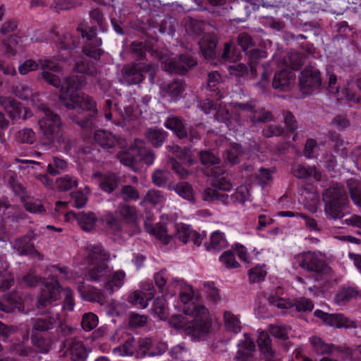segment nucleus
<instances>
[{
    "label": "nucleus",
    "instance_id": "53",
    "mask_svg": "<svg viewBox=\"0 0 361 361\" xmlns=\"http://www.w3.org/2000/svg\"><path fill=\"white\" fill-rule=\"evenodd\" d=\"M169 178L170 172L164 169H157L152 175V183L158 187H164Z\"/></svg>",
    "mask_w": 361,
    "mask_h": 361
},
{
    "label": "nucleus",
    "instance_id": "1",
    "mask_svg": "<svg viewBox=\"0 0 361 361\" xmlns=\"http://www.w3.org/2000/svg\"><path fill=\"white\" fill-rule=\"evenodd\" d=\"M84 82L83 76L71 75L65 78L59 100L61 105L68 109L78 107L88 111L89 114L85 118H81L75 114H71L68 118L82 129L92 130L97 127L99 111L96 102L90 96L78 92Z\"/></svg>",
    "mask_w": 361,
    "mask_h": 361
},
{
    "label": "nucleus",
    "instance_id": "54",
    "mask_svg": "<svg viewBox=\"0 0 361 361\" xmlns=\"http://www.w3.org/2000/svg\"><path fill=\"white\" fill-rule=\"evenodd\" d=\"M152 310L161 319H165L168 317V307L164 298H157L154 301Z\"/></svg>",
    "mask_w": 361,
    "mask_h": 361
},
{
    "label": "nucleus",
    "instance_id": "14",
    "mask_svg": "<svg viewBox=\"0 0 361 361\" xmlns=\"http://www.w3.org/2000/svg\"><path fill=\"white\" fill-rule=\"evenodd\" d=\"M314 315L322 319L324 324L334 328H357L355 322L350 321L343 314H329L317 310L314 311Z\"/></svg>",
    "mask_w": 361,
    "mask_h": 361
},
{
    "label": "nucleus",
    "instance_id": "37",
    "mask_svg": "<svg viewBox=\"0 0 361 361\" xmlns=\"http://www.w3.org/2000/svg\"><path fill=\"white\" fill-rule=\"evenodd\" d=\"M137 343L134 337H128L124 343L114 348V353L121 356H132L137 354Z\"/></svg>",
    "mask_w": 361,
    "mask_h": 361
},
{
    "label": "nucleus",
    "instance_id": "28",
    "mask_svg": "<svg viewBox=\"0 0 361 361\" xmlns=\"http://www.w3.org/2000/svg\"><path fill=\"white\" fill-rule=\"evenodd\" d=\"M68 215L73 216L80 228L85 231H90L94 228L97 219L94 213L79 212L76 214L71 212Z\"/></svg>",
    "mask_w": 361,
    "mask_h": 361
},
{
    "label": "nucleus",
    "instance_id": "19",
    "mask_svg": "<svg viewBox=\"0 0 361 361\" xmlns=\"http://www.w3.org/2000/svg\"><path fill=\"white\" fill-rule=\"evenodd\" d=\"M63 346L70 352L72 361H85L87 350L81 341L76 338H68L63 342Z\"/></svg>",
    "mask_w": 361,
    "mask_h": 361
},
{
    "label": "nucleus",
    "instance_id": "5",
    "mask_svg": "<svg viewBox=\"0 0 361 361\" xmlns=\"http://www.w3.org/2000/svg\"><path fill=\"white\" fill-rule=\"evenodd\" d=\"M325 211L331 218L341 219L343 208L348 202L345 188L338 183H333L323 194Z\"/></svg>",
    "mask_w": 361,
    "mask_h": 361
},
{
    "label": "nucleus",
    "instance_id": "64",
    "mask_svg": "<svg viewBox=\"0 0 361 361\" xmlns=\"http://www.w3.org/2000/svg\"><path fill=\"white\" fill-rule=\"evenodd\" d=\"M176 233L175 237L183 243H186L190 239V235L192 232L188 225L180 224L176 226Z\"/></svg>",
    "mask_w": 361,
    "mask_h": 361
},
{
    "label": "nucleus",
    "instance_id": "55",
    "mask_svg": "<svg viewBox=\"0 0 361 361\" xmlns=\"http://www.w3.org/2000/svg\"><path fill=\"white\" fill-rule=\"evenodd\" d=\"M120 197L125 202L136 201L140 198L138 191L132 185H123L120 190Z\"/></svg>",
    "mask_w": 361,
    "mask_h": 361
},
{
    "label": "nucleus",
    "instance_id": "12",
    "mask_svg": "<svg viewBox=\"0 0 361 361\" xmlns=\"http://www.w3.org/2000/svg\"><path fill=\"white\" fill-rule=\"evenodd\" d=\"M299 83L303 93H312L322 85L320 72L312 66L305 68L300 73Z\"/></svg>",
    "mask_w": 361,
    "mask_h": 361
},
{
    "label": "nucleus",
    "instance_id": "44",
    "mask_svg": "<svg viewBox=\"0 0 361 361\" xmlns=\"http://www.w3.org/2000/svg\"><path fill=\"white\" fill-rule=\"evenodd\" d=\"M204 245L207 250H219L227 246V241L223 233L215 231L211 235L209 243H205Z\"/></svg>",
    "mask_w": 361,
    "mask_h": 361
},
{
    "label": "nucleus",
    "instance_id": "16",
    "mask_svg": "<svg viewBox=\"0 0 361 361\" xmlns=\"http://www.w3.org/2000/svg\"><path fill=\"white\" fill-rule=\"evenodd\" d=\"M257 343L260 352L261 360L264 361H280L279 354L272 347L271 338L267 332L262 331L259 334Z\"/></svg>",
    "mask_w": 361,
    "mask_h": 361
},
{
    "label": "nucleus",
    "instance_id": "59",
    "mask_svg": "<svg viewBox=\"0 0 361 361\" xmlns=\"http://www.w3.org/2000/svg\"><path fill=\"white\" fill-rule=\"evenodd\" d=\"M16 140L21 143L32 144L35 140V133L31 128H24L19 130L16 135Z\"/></svg>",
    "mask_w": 361,
    "mask_h": 361
},
{
    "label": "nucleus",
    "instance_id": "33",
    "mask_svg": "<svg viewBox=\"0 0 361 361\" xmlns=\"http://www.w3.org/2000/svg\"><path fill=\"white\" fill-rule=\"evenodd\" d=\"M147 231L150 234L154 235L162 243L168 244L172 236L168 234V229L164 223H157L154 226H147Z\"/></svg>",
    "mask_w": 361,
    "mask_h": 361
},
{
    "label": "nucleus",
    "instance_id": "18",
    "mask_svg": "<svg viewBox=\"0 0 361 361\" xmlns=\"http://www.w3.org/2000/svg\"><path fill=\"white\" fill-rule=\"evenodd\" d=\"M218 39L214 33L204 34L200 39L198 44L201 53L207 60H213L217 56L216 45Z\"/></svg>",
    "mask_w": 361,
    "mask_h": 361
},
{
    "label": "nucleus",
    "instance_id": "9",
    "mask_svg": "<svg viewBox=\"0 0 361 361\" xmlns=\"http://www.w3.org/2000/svg\"><path fill=\"white\" fill-rule=\"evenodd\" d=\"M39 66H40L42 70V73L39 75V79L43 80L47 84L53 87H60L61 90L63 82L61 81L59 75L54 73H60L61 71V66L47 58L39 59Z\"/></svg>",
    "mask_w": 361,
    "mask_h": 361
},
{
    "label": "nucleus",
    "instance_id": "31",
    "mask_svg": "<svg viewBox=\"0 0 361 361\" xmlns=\"http://www.w3.org/2000/svg\"><path fill=\"white\" fill-rule=\"evenodd\" d=\"M153 52V48L149 42H133L130 45V53L136 61H142L146 58V52Z\"/></svg>",
    "mask_w": 361,
    "mask_h": 361
},
{
    "label": "nucleus",
    "instance_id": "36",
    "mask_svg": "<svg viewBox=\"0 0 361 361\" xmlns=\"http://www.w3.org/2000/svg\"><path fill=\"white\" fill-rule=\"evenodd\" d=\"M161 89L172 98L178 97L185 90V84L182 80L176 79L161 85Z\"/></svg>",
    "mask_w": 361,
    "mask_h": 361
},
{
    "label": "nucleus",
    "instance_id": "42",
    "mask_svg": "<svg viewBox=\"0 0 361 361\" xmlns=\"http://www.w3.org/2000/svg\"><path fill=\"white\" fill-rule=\"evenodd\" d=\"M250 121L253 124L257 123H267L274 120V116L271 111H267L264 108L256 106L253 113L249 116Z\"/></svg>",
    "mask_w": 361,
    "mask_h": 361
},
{
    "label": "nucleus",
    "instance_id": "30",
    "mask_svg": "<svg viewBox=\"0 0 361 361\" xmlns=\"http://www.w3.org/2000/svg\"><path fill=\"white\" fill-rule=\"evenodd\" d=\"M102 39H94L93 42H87L82 47V53L95 60H99L101 56L104 53V50L101 49Z\"/></svg>",
    "mask_w": 361,
    "mask_h": 361
},
{
    "label": "nucleus",
    "instance_id": "58",
    "mask_svg": "<svg viewBox=\"0 0 361 361\" xmlns=\"http://www.w3.org/2000/svg\"><path fill=\"white\" fill-rule=\"evenodd\" d=\"M228 73L235 78H243L250 74V68L242 63L231 65L228 67Z\"/></svg>",
    "mask_w": 361,
    "mask_h": 361
},
{
    "label": "nucleus",
    "instance_id": "61",
    "mask_svg": "<svg viewBox=\"0 0 361 361\" xmlns=\"http://www.w3.org/2000/svg\"><path fill=\"white\" fill-rule=\"evenodd\" d=\"M13 93L21 99H29L32 95V90L25 84H19L12 87Z\"/></svg>",
    "mask_w": 361,
    "mask_h": 361
},
{
    "label": "nucleus",
    "instance_id": "3",
    "mask_svg": "<svg viewBox=\"0 0 361 361\" xmlns=\"http://www.w3.org/2000/svg\"><path fill=\"white\" fill-rule=\"evenodd\" d=\"M170 322L174 328L183 329L187 334L198 338L207 335L211 328L208 310L200 305L188 307L183 314L172 316Z\"/></svg>",
    "mask_w": 361,
    "mask_h": 361
},
{
    "label": "nucleus",
    "instance_id": "46",
    "mask_svg": "<svg viewBox=\"0 0 361 361\" xmlns=\"http://www.w3.org/2000/svg\"><path fill=\"white\" fill-rule=\"evenodd\" d=\"M56 183L59 190L67 191L77 188L78 183L75 177L70 175H66L63 177L57 178Z\"/></svg>",
    "mask_w": 361,
    "mask_h": 361
},
{
    "label": "nucleus",
    "instance_id": "47",
    "mask_svg": "<svg viewBox=\"0 0 361 361\" xmlns=\"http://www.w3.org/2000/svg\"><path fill=\"white\" fill-rule=\"evenodd\" d=\"M171 190L185 200H192L193 198V189L188 182L178 183L171 188Z\"/></svg>",
    "mask_w": 361,
    "mask_h": 361
},
{
    "label": "nucleus",
    "instance_id": "13",
    "mask_svg": "<svg viewBox=\"0 0 361 361\" xmlns=\"http://www.w3.org/2000/svg\"><path fill=\"white\" fill-rule=\"evenodd\" d=\"M0 105L11 120L16 121L19 118L25 120L31 116V112L27 109L12 97L1 96Z\"/></svg>",
    "mask_w": 361,
    "mask_h": 361
},
{
    "label": "nucleus",
    "instance_id": "57",
    "mask_svg": "<svg viewBox=\"0 0 361 361\" xmlns=\"http://www.w3.org/2000/svg\"><path fill=\"white\" fill-rule=\"evenodd\" d=\"M98 324V317L97 316L92 313L88 312L83 314L81 326L82 329L86 331H90L94 329Z\"/></svg>",
    "mask_w": 361,
    "mask_h": 361
},
{
    "label": "nucleus",
    "instance_id": "4",
    "mask_svg": "<svg viewBox=\"0 0 361 361\" xmlns=\"http://www.w3.org/2000/svg\"><path fill=\"white\" fill-rule=\"evenodd\" d=\"M60 319L59 314H51L50 311L39 314L32 318L31 322V341L34 345L40 350L47 351V341L42 334L48 333L56 328Z\"/></svg>",
    "mask_w": 361,
    "mask_h": 361
},
{
    "label": "nucleus",
    "instance_id": "8",
    "mask_svg": "<svg viewBox=\"0 0 361 361\" xmlns=\"http://www.w3.org/2000/svg\"><path fill=\"white\" fill-rule=\"evenodd\" d=\"M249 190L245 185H240L236 188L235 192L230 197L228 195L221 193L216 189L207 188L203 193V200L205 201L219 200L224 204H228L229 200L233 202L243 203L248 200Z\"/></svg>",
    "mask_w": 361,
    "mask_h": 361
},
{
    "label": "nucleus",
    "instance_id": "40",
    "mask_svg": "<svg viewBox=\"0 0 361 361\" xmlns=\"http://www.w3.org/2000/svg\"><path fill=\"white\" fill-rule=\"evenodd\" d=\"M137 357H144L145 355L155 356L154 345L151 338H144L137 341Z\"/></svg>",
    "mask_w": 361,
    "mask_h": 361
},
{
    "label": "nucleus",
    "instance_id": "52",
    "mask_svg": "<svg viewBox=\"0 0 361 361\" xmlns=\"http://www.w3.org/2000/svg\"><path fill=\"white\" fill-rule=\"evenodd\" d=\"M20 42V38L14 35H11L9 38L3 41V44L6 49V54L8 56H16L19 49Z\"/></svg>",
    "mask_w": 361,
    "mask_h": 361
},
{
    "label": "nucleus",
    "instance_id": "45",
    "mask_svg": "<svg viewBox=\"0 0 361 361\" xmlns=\"http://www.w3.org/2000/svg\"><path fill=\"white\" fill-rule=\"evenodd\" d=\"M358 295V291L353 288H343L335 295L334 300L338 305H343L355 298Z\"/></svg>",
    "mask_w": 361,
    "mask_h": 361
},
{
    "label": "nucleus",
    "instance_id": "22",
    "mask_svg": "<svg viewBox=\"0 0 361 361\" xmlns=\"http://www.w3.org/2000/svg\"><path fill=\"white\" fill-rule=\"evenodd\" d=\"M164 126L171 130L174 135L180 140H184L187 136V128L185 121L179 116H169L165 122Z\"/></svg>",
    "mask_w": 361,
    "mask_h": 361
},
{
    "label": "nucleus",
    "instance_id": "23",
    "mask_svg": "<svg viewBox=\"0 0 361 361\" xmlns=\"http://www.w3.org/2000/svg\"><path fill=\"white\" fill-rule=\"evenodd\" d=\"M115 214L128 224H133L137 219V209L134 206H131L125 203H120L118 204Z\"/></svg>",
    "mask_w": 361,
    "mask_h": 361
},
{
    "label": "nucleus",
    "instance_id": "34",
    "mask_svg": "<svg viewBox=\"0 0 361 361\" xmlns=\"http://www.w3.org/2000/svg\"><path fill=\"white\" fill-rule=\"evenodd\" d=\"M310 341L314 350L318 355H331L334 350L341 351V348L340 347H336L333 344L326 343L319 337H312L310 338Z\"/></svg>",
    "mask_w": 361,
    "mask_h": 361
},
{
    "label": "nucleus",
    "instance_id": "26",
    "mask_svg": "<svg viewBox=\"0 0 361 361\" xmlns=\"http://www.w3.org/2000/svg\"><path fill=\"white\" fill-rule=\"evenodd\" d=\"M74 71L77 73L93 77L97 81L100 79V71L94 62L87 59H81L78 61L75 65Z\"/></svg>",
    "mask_w": 361,
    "mask_h": 361
},
{
    "label": "nucleus",
    "instance_id": "10",
    "mask_svg": "<svg viewBox=\"0 0 361 361\" xmlns=\"http://www.w3.org/2000/svg\"><path fill=\"white\" fill-rule=\"evenodd\" d=\"M61 287L59 281L54 277L44 280V288L38 299L37 307L39 310L51 305L59 299Z\"/></svg>",
    "mask_w": 361,
    "mask_h": 361
},
{
    "label": "nucleus",
    "instance_id": "60",
    "mask_svg": "<svg viewBox=\"0 0 361 361\" xmlns=\"http://www.w3.org/2000/svg\"><path fill=\"white\" fill-rule=\"evenodd\" d=\"M237 42L243 51L246 53L248 51L250 48H252L255 45L252 37L247 32L240 33L237 37Z\"/></svg>",
    "mask_w": 361,
    "mask_h": 361
},
{
    "label": "nucleus",
    "instance_id": "32",
    "mask_svg": "<svg viewBox=\"0 0 361 361\" xmlns=\"http://www.w3.org/2000/svg\"><path fill=\"white\" fill-rule=\"evenodd\" d=\"M120 183V178L116 174L110 173L101 175L99 188L108 193L114 192Z\"/></svg>",
    "mask_w": 361,
    "mask_h": 361
},
{
    "label": "nucleus",
    "instance_id": "24",
    "mask_svg": "<svg viewBox=\"0 0 361 361\" xmlns=\"http://www.w3.org/2000/svg\"><path fill=\"white\" fill-rule=\"evenodd\" d=\"M94 138L95 142L103 148L111 149L120 144L118 137L104 130L95 131Z\"/></svg>",
    "mask_w": 361,
    "mask_h": 361
},
{
    "label": "nucleus",
    "instance_id": "43",
    "mask_svg": "<svg viewBox=\"0 0 361 361\" xmlns=\"http://www.w3.org/2000/svg\"><path fill=\"white\" fill-rule=\"evenodd\" d=\"M162 69L169 73L185 74V68L180 63L179 57L169 58L162 63Z\"/></svg>",
    "mask_w": 361,
    "mask_h": 361
},
{
    "label": "nucleus",
    "instance_id": "17",
    "mask_svg": "<svg viewBox=\"0 0 361 361\" xmlns=\"http://www.w3.org/2000/svg\"><path fill=\"white\" fill-rule=\"evenodd\" d=\"M295 82V74L288 69H283L274 74L272 87L281 92L290 91Z\"/></svg>",
    "mask_w": 361,
    "mask_h": 361
},
{
    "label": "nucleus",
    "instance_id": "62",
    "mask_svg": "<svg viewBox=\"0 0 361 361\" xmlns=\"http://www.w3.org/2000/svg\"><path fill=\"white\" fill-rule=\"evenodd\" d=\"M60 47L63 49H73L78 46V41L70 33L64 34L59 39Z\"/></svg>",
    "mask_w": 361,
    "mask_h": 361
},
{
    "label": "nucleus",
    "instance_id": "7",
    "mask_svg": "<svg viewBox=\"0 0 361 361\" xmlns=\"http://www.w3.org/2000/svg\"><path fill=\"white\" fill-rule=\"evenodd\" d=\"M201 163L207 166H211L209 175L212 180V185L223 191H229L233 185L225 177V171L219 166L220 159L209 151L200 152Z\"/></svg>",
    "mask_w": 361,
    "mask_h": 361
},
{
    "label": "nucleus",
    "instance_id": "29",
    "mask_svg": "<svg viewBox=\"0 0 361 361\" xmlns=\"http://www.w3.org/2000/svg\"><path fill=\"white\" fill-rule=\"evenodd\" d=\"M109 254L101 245H92L88 248L87 261L89 264L109 261Z\"/></svg>",
    "mask_w": 361,
    "mask_h": 361
},
{
    "label": "nucleus",
    "instance_id": "41",
    "mask_svg": "<svg viewBox=\"0 0 361 361\" xmlns=\"http://www.w3.org/2000/svg\"><path fill=\"white\" fill-rule=\"evenodd\" d=\"M153 298V293L150 292L146 295L141 291L136 290L128 296V301L140 308H145L148 305V300Z\"/></svg>",
    "mask_w": 361,
    "mask_h": 361
},
{
    "label": "nucleus",
    "instance_id": "51",
    "mask_svg": "<svg viewBox=\"0 0 361 361\" xmlns=\"http://www.w3.org/2000/svg\"><path fill=\"white\" fill-rule=\"evenodd\" d=\"M118 217L111 212L104 216V221L109 231L113 233H118L122 231L121 221Z\"/></svg>",
    "mask_w": 361,
    "mask_h": 361
},
{
    "label": "nucleus",
    "instance_id": "50",
    "mask_svg": "<svg viewBox=\"0 0 361 361\" xmlns=\"http://www.w3.org/2000/svg\"><path fill=\"white\" fill-rule=\"evenodd\" d=\"M347 185L352 200L356 204L361 207V183L354 179H349Z\"/></svg>",
    "mask_w": 361,
    "mask_h": 361
},
{
    "label": "nucleus",
    "instance_id": "48",
    "mask_svg": "<svg viewBox=\"0 0 361 361\" xmlns=\"http://www.w3.org/2000/svg\"><path fill=\"white\" fill-rule=\"evenodd\" d=\"M314 167L305 166L301 164L295 166L292 169V173L298 178H309L311 176L317 178Z\"/></svg>",
    "mask_w": 361,
    "mask_h": 361
},
{
    "label": "nucleus",
    "instance_id": "2",
    "mask_svg": "<svg viewBox=\"0 0 361 361\" xmlns=\"http://www.w3.org/2000/svg\"><path fill=\"white\" fill-rule=\"evenodd\" d=\"M40 108L44 114L39 121L42 133V145L49 148L55 147L61 152L69 154L75 146V141L63 131L59 115L54 113L45 105H41Z\"/></svg>",
    "mask_w": 361,
    "mask_h": 361
},
{
    "label": "nucleus",
    "instance_id": "20",
    "mask_svg": "<svg viewBox=\"0 0 361 361\" xmlns=\"http://www.w3.org/2000/svg\"><path fill=\"white\" fill-rule=\"evenodd\" d=\"M78 290L80 296L85 300L98 302L100 305L107 303L105 295L96 288L91 286H86L83 281L78 286Z\"/></svg>",
    "mask_w": 361,
    "mask_h": 361
},
{
    "label": "nucleus",
    "instance_id": "21",
    "mask_svg": "<svg viewBox=\"0 0 361 361\" xmlns=\"http://www.w3.org/2000/svg\"><path fill=\"white\" fill-rule=\"evenodd\" d=\"M90 267L85 274V277L91 281H105L111 276V269L106 262L90 264Z\"/></svg>",
    "mask_w": 361,
    "mask_h": 361
},
{
    "label": "nucleus",
    "instance_id": "25",
    "mask_svg": "<svg viewBox=\"0 0 361 361\" xmlns=\"http://www.w3.org/2000/svg\"><path fill=\"white\" fill-rule=\"evenodd\" d=\"M144 135L147 140L155 148L161 147L168 137L167 132L157 127L147 128Z\"/></svg>",
    "mask_w": 361,
    "mask_h": 361
},
{
    "label": "nucleus",
    "instance_id": "27",
    "mask_svg": "<svg viewBox=\"0 0 361 361\" xmlns=\"http://www.w3.org/2000/svg\"><path fill=\"white\" fill-rule=\"evenodd\" d=\"M14 247L20 255H32L38 257L40 260L44 259L43 255L35 250L34 245L23 237L15 240Z\"/></svg>",
    "mask_w": 361,
    "mask_h": 361
},
{
    "label": "nucleus",
    "instance_id": "39",
    "mask_svg": "<svg viewBox=\"0 0 361 361\" xmlns=\"http://www.w3.org/2000/svg\"><path fill=\"white\" fill-rule=\"evenodd\" d=\"M242 154L243 150L241 145L238 144H234L224 151L223 158L226 164L234 165L239 163V157Z\"/></svg>",
    "mask_w": 361,
    "mask_h": 361
},
{
    "label": "nucleus",
    "instance_id": "63",
    "mask_svg": "<svg viewBox=\"0 0 361 361\" xmlns=\"http://www.w3.org/2000/svg\"><path fill=\"white\" fill-rule=\"evenodd\" d=\"M144 200L155 206L162 203L164 201V197L161 191L152 189L147 192Z\"/></svg>",
    "mask_w": 361,
    "mask_h": 361
},
{
    "label": "nucleus",
    "instance_id": "6",
    "mask_svg": "<svg viewBox=\"0 0 361 361\" xmlns=\"http://www.w3.org/2000/svg\"><path fill=\"white\" fill-rule=\"evenodd\" d=\"M297 260L300 267L316 274L317 281L327 280L331 276V269L319 253L311 251L303 252L298 255Z\"/></svg>",
    "mask_w": 361,
    "mask_h": 361
},
{
    "label": "nucleus",
    "instance_id": "56",
    "mask_svg": "<svg viewBox=\"0 0 361 361\" xmlns=\"http://www.w3.org/2000/svg\"><path fill=\"white\" fill-rule=\"evenodd\" d=\"M178 25L176 20L172 17H166L161 23L159 31L161 33H167L173 35Z\"/></svg>",
    "mask_w": 361,
    "mask_h": 361
},
{
    "label": "nucleus",
    "instance_id": "11",
    "mask_svg": "<svg viewBox=\"0 0 361 361\" xmlns=\"http://www.w3.org/2000/svg\"><path fill=\"white\" fill-rule=\"evenodd\" d=\"M142 65V63L125 64L121 69L119 82L127 86L140 85L145 78Z\"/></svg>",
    "mask_w": 361,
    "mask_h": 361
},
{
    "label": "nucleus",
    "instance_id": "15",
    "mask_svg": "<svg viewBox=\"0 0 361 361\" xmlns=\"http://www.w3.org/2000/svg\"><path fill=\"white\" fill-rule=\"evenodd\" d=\"M264 6V0H236L234 4L236 17L233 20L237 23L245 22L253 11Z\"/></svg>",
    "mask_w": 361,
    "mask_h": 361
},
{
    "label": "nucleus",
    "instance_id": "49",
    "mask_svg": "<svg viewBox=\"0 0 361 361\" xmlns=\"http://www.w3.org/2000/svg\"><path fill=\"white\" fill-rule=\"evenodd\" d=\"M225 326L228 331L235 334L239 332L241 329L239 319L231 312L226 311L224 314Z\"/></svg>",
    "mask_w": 361,
    "mask_h": 361
},
{
    "label": "nucleus",
    "instance_id": "38",
    "mask_svg": "<svg viewBox=\"0 0 361 361\" xmlns=\"http://www.w3.org/2000/svg\"><path fill=\"white\" fill-rule=\"evenodd\" d=\"M125 276L126 274L122 270L116 271L112 274H111L110 277L104 285L105 290L113 293L115 289L120 288L123 284Z\"/></svg>",
    "mask_w": 361,
    "mask_h": 361
},
{
    "label": "nucleus",
    "instance_id": "35",
    "mask_svg": "<svg viewBox=\"0 0 361 361\" xmlns=\"http://www.w3.org/2000/svg\"><path fill=\"white\" fill-rule=\"evenodd\" d=\"M267 51L259 49H252L247 52V55L249 58V67L250 71V75L255 77L257 75V69L260 66L257 64V61L267 57Z\"/></svg>",
    "mask_w": 361,
    "mask_h": 361
}]
</instances>
